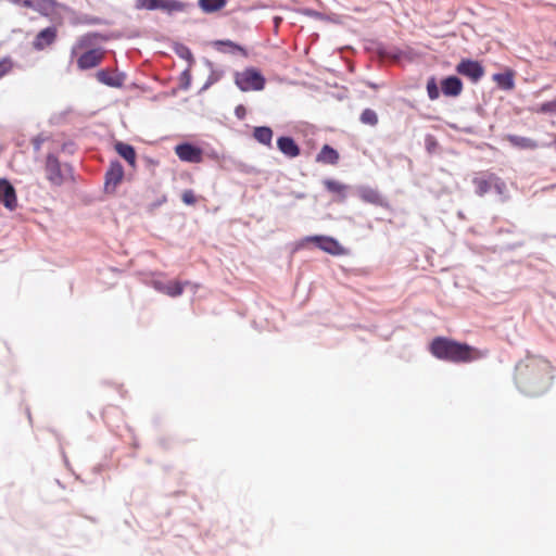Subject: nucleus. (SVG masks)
I'll return each mask as SVG.
<instances>
[{
  "instance_id": "393cba45",
  "label": "nucleus",
  "mask_w": 556,
  "mask_h": 556,
  "mask_svg": "<svg viewBox=\"0 0 556 556\" xmlns=\"http://www.w3.org/2000/svg\"><path fill=\"white\" fill-rule=\"evenodd\" d=\"M359 198L363 201L369 202V203H379L380 202V195L379 193L368 187H362L357 190Z\"/></svg>"
},
{
  "instance_id": "f257e3e1",
  "label": "nucleus",
  "mask_w": 556,
  "mask_h": 556,
  "mask_svg": "<svg viewBox=\"0 0 556 556\" xmlns=\"http://www.w3.org/2000/svg\"><path fill=\"white\" fill-rule=\"evenodd\" d=\"M516 370L518 388L529 395H539L551 384V367L546 361L533 358L527 364H518Z\"/></svg>"
},
{
  "instance_id": "6ab92c4d",
  "label": "nucleus",
  "mask_w": 556,
  "mask_h": 556,
  "mask_svg": "<svg viewBox=\"0 0 556 556\" xmlns=\"http://www.w3.org/2000/svg\"><path fill=\"white\" fill-rule=\"evenodd\" d=\"M115 149L117 153L128 162L129 165L135 166L136 152L131 146L123 142H117Z\"/></svg>"
},
{
  "instance_id": "a878e982",
  "label": "nucleus",
  "mask_w": 556,
  "mask_h": 556,
  "mask_svg": "<svg viewBox=\"0 0 556 556\" xmlns=\"http://www.w3.org/2000/svg\"><path fill=\"white\" fill-rule=\"evenodd\" d=\"M214 46H215V48L218 51H222V52L233 53L236 51L241 50V48H239L237 45H235L233 42H231L229 40H227V41H222V40L215 41Z\"/></svg>"
},
{
  "instance_id": "72a5a7b5",
  "label": "nucleus",
  "mask_w": 556,
  "mask_h": 556,
  "mask_svg": "<svg viewBox=\"0 0 556 556\" xmlns=\"http://www.w3.org/2000/svg\"><path fill=\"white\" fill-rule=\"evenodd\" d=\"M181 199H182L184 203H186L188 205H192L197 201L195 195L191 190H185L181 195Z\"/></svg>"
},
{
  "instance_id": "f704fd0d",
  "label": "nucleus",
  "mask_w": 556,
  "mask_h": 556,
  "mask_svg": "<svg viewBox=\"0 0 556 556\" xmlns=\"http://www.w3.org/2000/svg\"><path fill=\"white\" fill-rule=\"evenodd\" d=\"M540 110L541 112H556V100L543 103Z\"/></svg>"
},
{
  "instance_id": "f8f14e48",
  "label": "nucleus",
  "mask_w": 556,
  "mask_h": 556,
  "mask_svg": "<svg viewBox=\"0 0 556 556\" xmlns=\"http://www.w3.org/2000/svg\"><path fill=\"white\" fill-rule=\"evenodd\" d=\"M124 177V169L119 163H112L105 176L106 190H114Z\"/></svg>"
},
{
  "instance_id": "0eeeda50",
  "label": "nucleus",
  "mask_w": 556,
  "mask_h": 556,
  "mask_svg": "<svg viewBox=\"0 0 556 556\" xmlns=\"http://www.w3.org/2000/svg\"><path fill=\"white\" fill-rule=\"evenodd\" d=\"M175 153L177 156L189 163H200L202 161V150L190 143H181L175 147Z\"/></svg>"
},
{
  "instance_id": "c9c22d12",
  "label": "nucleus",
  "mask_w": 556,
  "mask_h": 556,
  "mask_svg": "<svg viewBox=\"0 0 556 556\" xmlns=\"http://www.w3.org/2000/svg\"><path fill=\"white\" fill-rule=\"evenodd\" d=\"M178 53L181 58L186 59V60H191L192 59V54H191V51L186 48V47H180L178 49Z\"/></svg>"
},
{
  "instance_id": "423d86ee",
  "label": "nucleus",
  "mask_w": 556,
  "mask_h": 556,
  "mask_svg": "<svg viewBox=\"0 0 556 556\" xmlns=\"http://www.w3.org/2000/svg\"><path fill=\"white\" fill-rule=\"evenodd\" d=\"M306 242H315L317 247L332 255H340L343 253V248L332 238L324 236H312L304 239Z\"/></svg>"
},
{
  "instance_id": "ddd939ff",
  "label": "nucleus",
  "mask_w": 556,
  "mask_h": 556,
  "mask_svg": "<svg viewBox=\"0 0 556 556\" xmlns=\"http://www.w3.org/2000/svg\"><path fill=\"white\" fill-rule=\"evenodd\" d=\"M97 78L100 83L110 87H121L124 83L125 76L123 74L110 73L109 71H99Z\"/></svg>"
},
{
  "instance_id": "2eb2a0df",
  "label": "nucleus",
  "mask_w": 556,
  "mask_h": 556,
  "mask_svg": "<svg viewBox=\"0 0 556 556\" xmlns=\"http://www.w3.org/2000/svg\"><path fill=\"white\" fill-rule=\"evenodd\" d=\"M278 149L288 157H295L300 154V149L290 137H280L277 140Z\"/></svg>"
},
{
  "instance_id": "58836bf2",
  "label": "nucleus",
  "mask_w": 556,
  "mask_h": 556,
  "mask_svg": "<svg viewBox=\"0 0 556 556\" xmlns=\"http://www.w3.org/2000/svg\"><path fill=\"white\" fill-rule=\"evenodd\" d=\"M242 111H243V109H242V108H237V109H236L237 115H238V116H241L240 114H242Z\"/></svg>"
},
{
  "instance_id": "9b49d317",
  "label": "nucleus",
  "mask_w": 556,
  "mask_h": 556,
  "mask_svg": "<svg viewBox=\"0 0 556 556\" xmlns=\"http://www.w3.org/2000/svg\"><path fill=\"white\" fill-rule=\"evenodd\" d=\"M154 287L159 291L170 296H177L181 294L185 287L193 288V286L189 282L181 283L178 281H155Z\"/></svg>"
},
{
  "instance_id": "f3484780",
  "label": "nucleus",
  "mask_w": 556,
  "mask_h": 556,
  "mask_svg": "<svg viewBox=\"0 0 556 556\" xmlns=\"http://www.w3.org/2000/svg\"><path fill=\"white\" fill-rule=\"evenodd\" d=\"M506 140L514 147L519 149H529L533 150L538 147L536 142L530 138L516 136V135H508L506 137Z\"/></svg>"
},
{
  "instance_id": "412c9836",
  "label": "nucleus",
  "mask_w": 556,
  "mask_h": 556,
  "mask_svg": "<svg viewBox=\"0 0 556 556\" xmlns=\"http://www.w3.org/2000/svg\"><path fill=\"white\" fill-rule=\"evenodd\" d=\"M339 159L338 152L329 146H324L319 154L317 155V161L327 163V164H336Z\"/></svg>"
},
{
  "instance_id": "e433bc0d",
  "label": "nucleus",
  "mask_w": 556,
  "mask_h": 556,
  "mask_svg": "<svg viewBox=\"0 0 556 556\" xmlns=\"http://www.w3.org/2000/svg\"><path fill=\"white\" fill-rule=\"evenodd\" d=\"M217 79H218V76H215V73L213 72L212 75L210 76L208 81H207L205 87H207L208 85L213 84Z\"/></svg>"
},
{
  "instance_id": "4c0bfd02",
  "label": "nucleus",
  "mask_w": 556,
  "mask_h": 556,
  "mask_svg": "<svg viewBox=\"0 0 556 556\" xmlns=\"http://www.w3.org/2000/svg\"><path fill=\"white\" fill-rule=\"evenodd\" d=\"M242 111H243V109H242V108H237V109H236L237 115H238V116H241L240 114H242Z\"/></svg>"
},
{
  "instance_id": "39448f33",
  "label": "nucleus",
  "mask_w": 556,
  "mask_h": 556,
  "mask_svg": "<svg viewBox=\"0 0 556 556\" xmlns=\"http://www.w3.org/2000/svg\"><path fill=\"white\" fill-rule=\"evenodd\" d=\"M15 4L31 8L42 15L50 16L53 20L62 18L65 8L55 0H10Z\"/></svg>"
},
{
  "instance_id": "1a4fd4ad",
  "label": "nucleus",
  "mask_w": 556,
  "mask_h": 556,
  "mask_svg": "<svg viewBox=\"0 0 556 556\" xmlns=\"http://www.w3.org/2000/svg\"><path fill=\"white\" fill-rule=\"evenodd\" d=\"M456 71L460 75L470 78L472 81L479 80L483 75L482 66L478 62L471 60L462 61L457 65Z\"/></svg>"
},
{
  "instance_id": "4be33fe9",
  "label": "nucleus",
  "mask_w": 556,
  "mask_h": 556,
  "mask_svg": "<svg viewBox=\"0 0 556 556\" xmlns=\"http://www.w3.org/2000/svg\"><path fill=\"white\" fill-rule=\"evenodd\" d=\"M226 0H199V5L205 13H213L226 5Z\"/></svg>"
},
{
  "instance_id": "a211bd4d",
  "label": "nucleus",
  "mask_w": 556,
  "mask_h": 556,
  "mask_svg": "<svg viewBox=\"0 0 556 556\" xmlns=\"http://www.w3.org/2000/svg\"><path fill=\"white\" fill-rule=\"evenodd\" d=\"M185 5L177 0H156L154 10H161L167 13L182 11Z\"/></svg>"
},
{
  "instance_id": "4468645a",
  "label": "nucleus",
  "mask_w": 556,
  "mask_h": 556,
  "mask_svg": "<svg viewBox=\"0 0 556 556\" xmlns=\"http://www.w3.org/2000/svg\"><path fill=\"white\" fill-rule=\"evenodd\" d=\"M441 88L445 96L456 97L462 92L463 84L459 78L450 76L443 79Z\"/></svg>"
},
{
  "instance_id": "aec40b11",
  "label": "nucleus",
  "mask_w": 556,
  "mask_h": 556,
  "mask_svg": "<svg viewBox=\"0 0 556 556\" xmlns=\"http://www.w3.org/2000/svg\"><path fill=\"white\" fill-rule=\"evenodd\" d=\"M473 184L479 195L485 194L492 190V174L475 178Z\"/></svg>"
},
{
  "instance_id": "9d476101",
  "label": "nucleus",
  "mask_w": 556,
  "mask_h": 556,
  "mask_svg": "<svg viewBox=\"0 0 556 556\" xmlns=\"http://www.w3.org/2000/svg\"><path fill=\"white\" fill-rule=\"evenodd\" d=\"M46 172L48 180L53 185H61L63 182V175L59 161L53 155H48L46 162Z\"/></svg>"
},
{
  "instance_id": "20e7f679",
  "label": "nucleus",
  "mask_w": 556,
  "mask_h": 556,
  "mask_svg": "<svg viewBox=\"0 0 556 556\" xmlns=\"http://www.w3.org/2000/svg\"><path fill=\"white\" fill-rule=\"evenodd\" d=\"M265 78L254 67L244 68L235 73V84L241 91H261L265 88Z\"/></svg>"
},
{
  "instance_id": "dca6fc26",
  "label": "nucleus",
  "mask_w": 556,
  "mask_h": 556,
  "mask_svg": "<svg viewBox=\"0 0 556 556\" xmlns=\"http://www.w3.org/2000/svg\"><path fill=\"white\" fill-rule=\"evenodd\" d=\"M55 38V29L52 27H48L42 29L36 37L34 42L37 49H43L46 46L50 45Z\"/></svg>"
},
{
  "instance_id": "473e14b6",
  "label": "nucleus",
  "mask_w": 556,
  "mask_h": 556,
  "mask_svg": "<svg viewBox=\"0 0 556 556\" xmlns=\"http://www.w3.org/2000/svg\"><path fill=\"white\" fill-rule=\"evenodd\" d=\"M12 68V62L9 59L0 61V78L8 74Z\"/></svg>"
},
{
  "instance_id": "2f4dec72",
  "label": "nucleus",
  "mask_w": 556,
  "mask_h": 556,
  "mask_svg": "<svg viewBox=\"0 0 556 556\" xmlns=\"http://www.w3.org/2000/svg\"><path fill=\"white\" fill-rule=\"evenodd\" d=\"M156 0H136L135 7L139 10H154Z\"/></svg>"
},
{
  "instance_id": "c756f323",
  "label": "nucleus",
  "mask_w": 556,
  "mask_h": 556,
  "mask_svg": "<svg viewBox=\"0 0 556 556\" xmlns=\"http://www.w3.org/2000/svg\"><path fill=\"white\" fill-rule=\"evenodd\" d=\"M427 91H428V96L431 100H435L439 98V88H438V85L434 80V78H431L428 80L427 83Z\"/></svg>"
},
{
  "instance_id": "b1692460",
  "label": "nucleus",
  "mask_w": 556,
  "mask_h": 556,
  "mask_svg": "<svg viewBox=\"0 0 556 556\" xmlns=\"http://www.w3.org/2000/svg\"><path fill=\"white\" fill-rule=\"evenodd\" d=\"M324 185L328 191L339 194L342 200L345 198L348 186L332 179L324 180Z\"/></svg>"
},
{
  "instance_id": "cd10ccee",
  "label": "nucleus",
  "mask_w": 556,
  "mask_h": 556,
  "mask_svg": "<svg viewBox=\"0 0 556 556\" xmlns=\"http://www.w3.org/2000/svg\"><path fill=\"white\" fill-rule=\"evenodd\" d=\"M495 79L505 89H511L514 86L513 77L509 74L495 75Z\"/></svg>"
},
{
  "instance_id": "ea45409f",
  "label": "nucleus",
  "mask_w": 556,
  "mask_h": 556,
  "mask_svg": "<svg viewBox=\"0 0 556 556\" xmlns=\"http://www.w3.org/2000/svg\"><path fill=\"white\" fill-rule=\"evenodd\" d=\"M280 20H281L280 17H276V18H275V23H276V25H278V23L280 22Z\"/></svg>"
},
{
  "instance_id": "c85d7f7f",
  "label": "nucleus",
  "mask_w": 556,
  "mask_h": 556,
  "mask_svg": "<svg viewBox=\"0 0 556 556\" xmlns=\"http://www.w3.org/2000/svg\"><path fill=\"white\" fill-rule=\"evenodd\" d=\"M506 189V184L498 177L492 175V190H495L497 194L503 195L505 194Z\"/></svg>"
},
{
  "instance_id": "7c9ffc66",
  "label": "nucleus",
  "mask_w": 556,
  "mask_h": 556,
  "mask_svg": "<svg viewBox=\"0 0 556 556\" xmlns=\"http://www.w3.org/2000/svg\"><path fill=\"white\" fill-rule=\"evenodd\" d=\"M301 13L304 15L320 20V21H333L332 18L321 14L320 12L309 10V9L301 10Z\"/></svg>"
},
{
  "instance_id": "6e6552de",
  "label": "nucleus",
  "mask_w": 556,
  "mask_h": 556,
  "mask_svg": "<svg viewBox=\"0 0 556 556\" xmlns=\"http://www.w3.org/2000/svg\"><path fill=\"white\" fill-rule=\"evenodd\" d=\"M0 203L9 211H14L17 207L15 189L5 179H0Z\"/></svg>"
},
{
  "instance_id": "5701e85b",
  "label": "nucleus",
  "mask_w": 556,
  "mask_h": 556,
  "mask_svg": "<svg viewBox=\"0 0 556 556\" xmlns=\"http://www.w3.org/2000/svg\"><path fill=\"white\" fill-rule=\"evenodd\" d=\"M254 138L265 146H270L273 131L269 127H256L254 129Z\"/></svg>"
},
{
  "instance_id": "7ed1b4c3",
  "label": "nucleus",
  "mask_w": 556,
  "mask_h": 556,
  "mask_svg": "<svg viewBox=\"0 0 556 556\" xmlns=\"http://www.w3.org/2000/svg\"><path fill=\"white\" fill-rule=\"evenodd\" d=\"M97 35H86L80 37L72 48V55H78L77 66L85 71L99 65L104 56V50L96 47Z\"/></svg>"
},
{
  "instance_id": "f03ea898",
  "label": "nucleus",
  "mask_w": 556,
  "mask_h": 556,
  "mask_svg": "<svg viewBox=\"0 0 556 556\" xmlns=\"http://www.w3.org/2000/svg\"><path fill=\"white\" fill-rule=\"evenodd\" d=\"M430 350L435 357L455 363L472 362L486 355V351L477 350L467 344H460L443 338L433 340Z\"/></svg>"
},
{
  "instance_id": "bb28decb",
  "label": "nucleus",
  "mask_w": 556,
  "mask_h": 556,
  "mask_svg": "<svg viewBox=\"0 0 556 556\" xmlns=\"http://www.w3.org/2000/svg\"><path fill=\"white\" fill-rule=\"evenodd\" d=\"M361 122L370 126H375L378 122V116L375 111L366 109L361 114Z\"/></svg>"
}]
</instances>
